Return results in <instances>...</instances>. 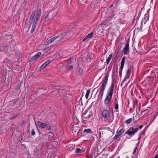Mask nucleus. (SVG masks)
Returning <instances> with one entry per match:
<instances>
[{
  "instance_id": "nucleus-30",
  "label": "nucleus",
  "mask_w": 158,
  "mask_h": 158,
  "mask_svg": "<svg viewBox=\"0 0 158 158\" xmlns=\"http://www.w3.org/2000/svg\"><path fill=\"white\" fill-rule=\"evenodd\" d=\"M73 66L72 65H69L67 67V69H73Z\"/></svg>"
},
{
  "instance_id": "nucleus-1",
  "label": "nucleus",
  "mask_w": 158,
  "mask_h": 158,
  "mask_svg": "<svg viewBox=\"0 0 158 158\" xmlns=\"http://www.w3.org/2000/svg\"><path fill=\"white\" fill-rule=\"evenodd\" d=\"M114 89V85L112 84L108 91L106 95V98H105L104 102L105 104L108 105L111 100L113 90Z\"/></svg>"
},
{
  "instance_id": "nucleus-39",
  "label": "nucleus",
  "mask_w": 158,
  "mask_h": 158,
  "mask_svg": "<svg viewBox=\"0 0 158 158\" xmlns=\"http://www.w3.org/2000/svg\"><path fill=\"white\" fill-rule=\"evenodd\" d=\"M45 34V32L44 31L43 32H42V35H43L44 34Z\"/></svg>"
},
{
  "instance_id": "nucleus-27",
  "label": "nucleus",
  "mask_w": 158,
  "mask_h": 158,
  "mask_svg": "<svg viewBox=\"0 0 158 158\" xmlns=\"http://www.w3.org/2000/svg\"><path fill=\"white\" fill-rule=\"evenodd\" d=\"M80 152H81V150L79 148H77L76 151V152L79 153Z\"/></svg>"
},
{
  "instance_id": "nucleus-9",
  "label": "nucleus",
  "mask_w": 158,
  "mask_h": 158,
  "mask_svg": "<svg viewBox=\"0 0 158 158\" xmlns=\"http://www.w3.org/2000/svg\"><path fill=\"white\" fill-rule=\"evenodd\" d=\"M82 112V115L85 118H89L90 115V112L87 110H83Z\"/></svg>"
},
{
  "instance_id": "nucleus-33",
  "label": "nucleus",
  "mask_w": 158,
  "mask_h": 158,
  "mask_svg": "<svg viewBox=\"0 0 158 158\" xmlns=\"http://www.w3.org/2000/svg\"><path fill=\"white\" fill-rule=\"evenodd\" d=\"M136 147L135 148V149L133 152V155H134L135 153H136Z\"/></svg>"
},
{
  "instance_id": "nucleus-42",
  "label": "nucleus",
  "mask_w": 158,
  "mask_h": 158,
  "mask_svg": "<svg viewBox=\"0 0 158 158\" xmlns=\"http://www.w3.org/2000/svg\"><path fill=\"white\" fill-rule=\"evenodd\" d=\"M56 91V93H57V91L56 90V91Z\"/></svg>"
},
{
  "instance_id": "nucleus-16",
  "label": "nucleus",
  "mask_w": 158,
  "mask_h": 158,
  "mask_svg": "<svg viewBox=\"0 0 158 158\" xmlns=\"http://www.w3.org/2000/svg\"><path fill=\"white\" fill-rule=\"evenodd\" d=\"M35 16V14L34 13H32L30 19L29 21V23L31 24V23L34 21V19Z\"/></svg>"
},
{
  "instance_id": "nucleus-26",
  "label": "nucleus",
  "mask_w": 158,
  "mask_h": 158,
  "mask_svg": "<svg viewBox=\"0 0 158 158\" xmlns=\"http://www.w3.org/2000/svg\"><path fill=\"white\" fill-rule=\"evenodd\" d=\"M118 103H117L115 106V109L117 110L116 111H118Z\"/></svg>"
},
{
  "instance_id": "nucleus-4",
  "label": "nucleus",
  "mask_w": 158,
  "mask_h": 158,
  "mask_svg": "<svg viewBox=\"0 0 158 158\" xmlns=\"http://www.w3.org/2000/svg\"><path fill=\"white\" fill-rule=\"evenodd\" d=\"M102 116L104 120L107 121L110 118V114L109 111L107 110H104L102 113Z\"/></svg>"
},
{
  "instance_id": "nucleus-10",
  "label": "nucleus",
  "mask_w": 158,
  "mask_h": 158,
  "mask_svg": "<svg viewBox=\"0 0 158 158\" xmlns=\"http://www.w3.org/2000/svg\"><path fill=\"white\" fill-rule=\"evenodd\" d=\"M38 19L37 18H36L35 17V19L34 20V21L33 22V25L32 27L31 30V33H32L34 31H35V28L36 27V22L38 20Z\"/></svg>"
},
{
  "instance_id": "nucleus-34",
  "label": "nucleus",
  "mask_w": 158,
  "mask_h": 158,
  "mask_svg": "<svg viewBox=\"0 0 158 158\" xmlns=\"http://www.w3.org/2000/svg\"><path fill=\"white\" fill-rule=\"evenodd\" d=\"M71 62V59H70V60H69V62H68V64H70V63Z\"/></svg>"
},
{
  "instance_id": "nucleus-36",
  "label": "nucleus",
  "mask_w": 158,
  "mask_h": 158,
  "mask_svg": "<svg viewBox=\"0 0 158 158\" xmlns=\"http://www.w3.org/2000/svg\"><path fill=\"white\" fill-rule=\"evenodd\" d=\"M49 16V15H47L46 17V18L47 19V18H48V17Z\"/></svg>"
},
{
  "instance_id": "nucleus-23",
  "label": "nucleus",
  "mask_w": 158,
  "mask_h": 158,
  "mask_svg": "<svg viewBox=\"0 0 158 158\" xmlns=\"http://www.w3.org/2000/svg\"><path fill=\"white\" fill-rule=\"evenodd\" d=\"M46 126V124L45 123H40V127L41 128H44Z\"/></svg>"
},
{
  "instance_id": "nucleus-21",
  "label": "nucleus",
  "mask_w": 158,
  "mask_h": 158,
  "mask_svg": "<svg viewBox=\"0 0 158 158\" xmlns=\"http://www.w3.org/2000/svg\"><path fill=\"white\" fill-rule=\"evenodd\" d=\"M90 90H87L86 94H85V98L86 99H87L89 98V96L90 94Z\"/></svg>"
},
{
  "instance_id": "nucleus-2",
  "label": "nucleus",
  "mask_w": 158,
  "mask_h": 158,
  "mask_svg": "<svg viewBox=\"0 0 158 158\" xmlns=\"http://www.w3.org/2000/svg\"><path fill=\"white\" fill-rule=\"evenodd\" d=\"M108 78V76L107 75H106L102 81L101 82V85L99 88V94L101 95V99L102 98L104 94V92L105 90L106 85L107 82Z\"/></svg>"
},
{
  "instance_id": "nucleus-40",
  "label": "nucleus",
  "mask_w": 158,
  "mask_h": 158,
  "mask_svg": "<svg viewBox=\"0 0 158 158\" xmlns=\"http://www.w3.org/2000/svg\"><path fill=\"white\" fill-rule=\"evenodd\" d=\"M99 136L100 137H101V133L100 132V134Z\"/></svg>"
},
{
  "instance_id": "nucleus-46",
  "label": "nucleus",
  "mask_w": 158,
  "mask_h": 158,
  "mask_svg": "<svg viewBox=\"0 0 158 158\" xmlns=\"http://www.w3.org/2000/svg\"><path fill=\"white\" fill-rule=\"evenodd\" d=\"M42 90H44V89H42Z\"/></svg>"
},
{
  "instance_id": "nucleus-17",
  "label": "nucleus",
  "mask_w": 158,
  "mask_h": 158,
  "mask_svg": "<svg viewBox=\"0 0 158 158\" xmlns=\"http://www.w3.org/2000/svg\"><path fill=\"white\" fill-rule=\"evenodd\" d=\"M112 54H110L109 55L108 58L107 59L106 62H107V64H109L110 61L112 57Z\"/></svg>"
},
{
  "instance_id": "nucleus-14",
  "label": "nucleus",
  "mask_w": 158,
  "mask_h": 158,
  "mask_svg": "<svg viewBox=\"0 0 158 158\" xmlns=\"http://www.w3.org/2000/svg\"><path fill=\"white\" fill-rule=\"evenodd\" d=\"M129 49V44H126V46L124 48V53L125 54L127 53L128 52Z\"/></svg>"
},
{
  "instance_id": "nucleus-41",
  "label": "nucleus",
  "mask_w": 158,
  "mask_h": 158,
  "mask_svg": "<svg viewBox=\"0 0 158 158\" xmlns=\"http://www.w3.org/2000/svg\"><path fill=\"white\" fill-rule=\"evenodd\" d=\"M53 17H52V18H48V19H52L53 18Z\"/></svg>"
},
{
  "instance_id": "nucleus-20",
  "label": "nucleus",
  "mask_w": 158,
  "mask_h": 158,
  "mask_svg": "<svg viewBox=\"0 0 158 158\" xmlns=\"http://www.w3.org/2000/svg\"><path fill=\"white\" fill-rule=\"evenodd\" d=\"M94 33L93 32H91L90 33L88 34L87 35V37L88 38V39H89L92 37Z\"/></svg>"
},
{
  "instance_id": "nucleus-22",
  "label": "nucleus",
  "mask_w": 158,
  "mask_h": 158,
  "mask_svg": "<svg viewBox=\"0 0 158 158\" xmlns=\"http://www.w3.org/2000/svg\"><path fill=\"white\" fill-rule=\"evenodd\" d=\"M131 67L128 68L127 69V74H128V75H130L131 73Z\"/></svg>"
},
{
  "instance_id": "nucleus-15",
  "label": "nucleus",
  "mask_w": 158,
  "mask_h": 158,
  "mask_svg": "<svg viewBox=\"0 0 158 158\" xmlns=\"http://www.w3.org/2000/svg\"><path fill=\"white\" fill-rule=\"evenodd\" d=\"M40 56V52H38L36 55L31 59V60H33L36 59Z\"/></svg>"
},
{
  "instance_id": "nucleus-32",
  "label": "nucleus",
  "mask_w": 158,
  "mask_h": 158,
  "mask_svg": "<svg viewBox=\"0 0 158 158\" xmlns=\"http://www.w3.org/2000/svg\"><path fill=\"white\" fill-rule=\"evenodd\" d=\"M89 39H88V37H87V36H86L85 38L83 39V41H85V40H88Z\"/></svg>"
},
{
  "instance_id": "nucleus-11",
  "label": "nucleus",
  "mask_w": 158,
  "mask_h": 158,
  "mask_svg": "<svg viewBox=\"0 0 158 158\" xmlns=\"http://www.w3.org/2000/svg\"><path fill=\"white\" fill-rule=\"evenodd\" d=\"M60 37L61 38V35H58L54 37H53L52 38L50 39L49 40H48L47 41V43L48 44H50L52 42H53L54 41L56 40L58 38Z\"/></svg>"
},
{
  "instance_id": "nucleus-12",
  "label": "nucleus",
  "mask_w": 158,
  "mask_h": 158,
  "mask_svg": "<svg viewBox=\"0 0 158 158\" xmlns=\"http://www.w3.org/2000/svg\"><path fill=\"white\" fill-rule=\"evenodd\" d=\"M150 51L151 54L153 55L158 51V48L156 47L152 48L150 49Z\"/></svg>"
},
{
  "instance_id": "nucleus-8",
  "label": "nucleus",
  "mask_w": 158,
  "mask_h": 158,
  "mask_svg": "<svg viewBox=\"0 0 158 158\" xmlns=\"http://www.w3.org/2000/svg\"><path fill=\"white\" fill-rule=\"evenodd\" d=\"M124 131V130L123 129H122L120 130H118L117 132L116 135L114 137V138L115 139H118L119 136L123 134Z\"/></svg>"
},
{
  "instance_id": "nucleus-19",
  "label": "nucleus",
  "mask_w": 158,
  "mask_h": 158,
  "mask_svg": "<svg viewBox=\"0 0 158 158\" xmlns=\"http://www.w3.org/2000/svg\"><path fill=\"white\" fill-rule=\"evenodd\" d=\"M84 132H86L87 133H91L92 131L90 129H85Z\"/></svg>"
},
{
  "instance_id": "nucleus-6",
  "label": "nucleus",
  "mask_w": 158,
  "mask_h": 158,
  "mask_svg": "<svg viewBox=\"0 0 158 158\" xmlns=\"http://www.w3.org/2000/svg\"><path fill=\"white\" fill-rule=\"evenodd\" d=\"M12 37L11 35H6L4 41L7 45L9 44L12 42Z\"/></svg>"
},
{
  "instance_id": "nucleus-7",
  "label": "nucleus",
  "mask_w": 158,
  "mask_h": 158,
  "mask_svg": "<svg viewBox=\"0 0 158 158\" xmlns=\"http://www.w3.org/2000/svg\"><path fill=\"white\" fill-rule=\"evenodd\" d=\"M125 57H124L121 60V66L119 68V69L120 70V71L119 72V75L121 77L122 75V71L124 68V64L125 63Z\"/></svg>"
},
{
  "instance_id": "nucleus-45",
  "label": "nucleus",
  "mask_w": 158,
  "mask_h": 158,
  "mask_svg": "<svg viewBox=\"0 0 158 158\" xmlns=\"http://www.w3.org/2000/svg\"><path fill=\"white\" fill-rule=\"evenodd\" d=\"M126 158H129V157H127Z\"/></svg>"
},
{
  "instance_id": "nucleus-29",
  "label": "nucleus",
  "mask_w": 158,
  "mask_h": 158,
  "mask_svg": "<svg viewBox=\"0 0 158 158\" xmlns=\"http://www.w3.org/2000/svg\"><path fill=\"white\" fill-rule=\"evenodd\" d=\"M35 134V132L34 129H33L32 130L31 132V135H34Z\"/></svg>"
},
{
  "instance_id": "nucleus-35",
  "label": "nucleus",
  "mask_w": 158,
  "mask_h": 158,
  "mask_svg": "<svg viewBox=\"0 0 158 158\" xmlns=\"http://www.w3.org/2000/svg\"><path fill=\"white\" fill-rule=\"evenodd\" d=\"M17 102H18V100H15L14 101L13 103L14 104H15V103H16Z\"/></svg>"
},
{
  "instance_id": "nucleus-18",
  "label": "nucleus",
  "mask_w": 158,
  "mask_h": 158,
  "mask_svg": "<svg viewBox=\"0 0 158 158\" xmlns=\"http://www.w3.org/2000/svg\"><path fill=\"white\" fill-rule=\"evenodd\" d=\"M51 145L53 148H56L57 147V142L56 141H53Z\"/></svg>"
},
{
  "instance_id": "nucleus-24",
  "label": "nucleus",
  "mask_w": 158,
  "mask_h": 158,
  "mask_svg": "<svg viewBox=\"0 0 158 158\" xmlns=\"http://www.w3.org/2000/svg\"><path fill=\"white\" fill-rule=\"evenodd\" d=\"M79 73L80 74H81L83 72V70L81 68H79L78 70Z\"/></svg>"
},
{
  "instance_id": "nucleus-28",
  "label": "nucleus",
  "mask_w": 158,
  "mask_h": 158,
  "mask_svg": "<svg viewBox=\"0 0 158 158\" xmlns=\"http://www.w3.org/2000/svg\"><path fill=\"white\" fill-rule=\"evenodd\" d=\"M46 127L47 129L49 130H50L51 129V126L48 124H46Z\"/></svg>"
},
{
  "instance_id": "nucleus-37",
  "label": "nucleus",
  "mask_w": 158,
  "mask_h": 158,
  "mask_svg": "<svg viewBox=\"0 0 158 158\" xmlns=\"http://www.w3.org/2000/svg\"><path fill=\"white\" fill-rule=\"evenodd\" d=\"M155 158H158V154H157L155 156Z\"/></svg>"
},
{
  "instance_id": "nucleus-38",
  "label": "nucleus",
  "mask_w": 158,
  "mask_h": 158,
  "mask_svg": "<svg viewBox=\"0 0 158 158\" xmlns=\"http://www.w3.org/2000/svg\"><path fill=\"white\" fill-rule=\"evenodd\" d=\"M143 127V126H142V125H141V126H140V127H139V128H140V129H141V128H142V127Z\"/></svg>"
},
{
  "instance_id": "nucleus-5",
  "label": "nucleus",
  "mask_w": 158,
  "mask_h": 158,
  "mask_svg": "<svg viewBox=\"0 0 158 158\" xmlns=\"http://www.w3.org/2000/svg\"><path fill=\"white\" fill-rule=\"evenodd\" d=\"M139 128L137 127L134 128L133 127L132 128L129 129L126 132V134H127L129 135H133L136 133L138 131Z\"/></svg>"
},
{
  "instance_id": "nucleus-43",
  "label": "nucleus",
  "mask_w": 158,
  "mask_h": 158,
  "mask_svg": "<svg viewBox=\"0 0 158 158\" xmlns=\"http://www.w3.org/2000/svg\"><path fill=\"white\" fill-rule=\"evenodd\" d=\"M39 121H38V122H37V123H39Z\"/></svg>"
},
{
  "instance_id": "nucleus-3",
  "label": "nucleus",
  "mask_w": 158,
  "mask_h": 158,
  "mask_svg": "<svg viewBox=\"0 0 158 158\" xmlns=\"http://www.w3.org/2000/svg\"><path fill=\"white\" fill-rule=\"evenodd\" d=\"M73 33L72 31H69L68 32H64L60 34L61 35V39L60 40H63V38L66 36L67 39H69L71 38L73 35Z\"/></svg>"
},
{
  "instance_id": "nucleus-31",
  "label": "nucleus",
  "mask_w": 158,
  "mask_h": 158,
  "mask_svg": "<svg viewBox=\"0 0 158 158\" xmlns=\"http://www.w3.org/2000/svg\"><path fill=\"white\" fill-rule=\"evenodd\" d=\"M130 76V75L126 74V75L125 77V79L126 80L128 79L129 77Z\"/></svg>"
},
{
  "instance_id": "nucleus-44",
  "label": "nucleus",
  "mask_w": 158,
  "mask_h": 158,
  "mask_svg": "<svg viewBox=\"0 0 158 158\" xmlns=\"http://www.w3.org/2000/svg\"><path fill=\"white\" fill-rule=\"evenodd\" d=\"M51 134L52 135H53L52 134Z\"/></svg>"
},
{
  "instance_id": "nucleus-25",
  "label": "nucleus",
  "mask_w": 158,
  "mask_h": 158,
  "mask_svg": "<svg viewBox=\"0 0 158 158\" xmlns=\"http://www.w3.org/2000/svg\"><path fill=\"white\" fill-rule=\"evenodd\" d=\"M132 121V119L130 118H129V119H127L126 121V123H127V124H130Z\"/></svg>"
},
{
  "instance_id": "nucleus-13",
  "label": "nucleus",
  "mask_w": 158,
  "mask_h": 158,
  "mask_svg": "<svg viewBox=\"0 0 158 158\" xmlns=\"http://www.w3.org/2000/svg\"><path fill=\"white\" fill-rule=\"evenodd\" d=\"M51 61L50 60H48L47 61L45 62L40 67V69H44L46 66H47L50 62Z\"/></svg>"
}]
</instances>
